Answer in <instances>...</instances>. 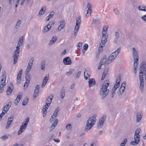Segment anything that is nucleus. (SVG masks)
<instances>
[{
    "mask_svg": "<svg viewBox=\"0 0 146 146\" xmlns=\"http://www.w3.org/2000/svg\"><path fill=\"white\" fill-rule=\"evenodd\" d=\"M145 62L141 63L139 74V88L142 91H143L144 89L143 73H144L145 78L146 80V67L145 66Z\"/></svg>",
    "mask_w": 146,
    "mask_h": 146,
    "instance_id": "f257e3e1",
    "label": "nucleus"
},
{
    "mask_svg": "<svg viewBox=\"0 0 146 146\" xmlns=\"http://www.w3.org/2000/svg\"><path fill=\"white\" fill-rule=\"evenodd\" d=\"M109 80H106L102 85L100 91V94L102 100L104 99L108 95L109 89L107 88L109 85Z\"/></svg>",
    "mask_w": 146,
    "mask_h": 146,
    "instance_id": "f03ea898",
    "label": "nucleus"
},
{
    "mask_svg": "<svg viewBox=\"0 0 146 146\" xmlns=\"http://www.w3.org/2000/svg\"><path fill=\"white\" fill-rule=\"evenodd\" d=\"M96 119L95 116L91 117L88 119L85 127V130L86 131L90 129L96 123Z\"/></svg>",
    "mask_w": 146,
    "mask_h": 146,
    "instance_id": "7ed1b4c3",
    "label": "nucleus"
},
{
    "mask_svg": "<svg viewBox=\"0 0 146 146\" xmlns=\"http://www.w3.org/2000/svg\"><path fill=\"white\" fill-rule=\"evenodd\" d=\"M29 121V117L25 119L24 121L23 122L21 125L19 130L18 132V135L21 134L23 132L25 129L26 128L27 124Z\"/></svg>",
    "mask_w": 146,
    "mask_h": 146,
    "instance_id": "20e7f679",
    "label": "nucleus"
},
{
    "mask_svg": "<svg viewBox=\"0 0 146 146\" xmlns=\"http://www.w3.org/2000/svg\"><path fill=\"white\" fill-rule=\"evenodd\" d=\"M21 46L19 45L18 44L17 45L16 48V49L14 51L13 53V64H15L18 60V57L19 56L20 52V47Z\"/></svg>",
    "mask_w": 146,
    "mask_h": 146,
    "instance_id": "39448f33",
    "label": "nucleus"
},
{
    "mask_svg": "<svg viewBox=\"0 0 146 146\" xmlns=\"http://www.w3.org/2000/svg\"><path fill=\"white\" fill-rule=\"evenodd\" d=\"M80 19L81 17L80 16H79L76 19V21L74 31V35L75 36H76L77 35V33L79 30L81 22Z\"/></svg>",
    "mask_w": 146,
    "mask_h": 146,
    "instance_id": "423d86ee",
    "label": "nucleus"
},
{
    "mask_svg": "<svg viewBox=\"0 0 146 146\" xmlns=\"http://www.w3.org/2000/svg\"><path fill=\"white\" fill-rule=\"evenodd\" d=\"M26 72L27 73L25 76L26 81L24 85V87L25 88L26 87V88L29 85L31 79L30 74L29 73V72Z\"/></svg>",
    "mask_w": 146,
    "mask_h": 146,
    "instance_id": "0eeeda50",
    "label": "nucleus"
},
{
    "mask_svg": "<svg viewBox=\"0 0 146 146\" xmlns=\"http://www.w3.org/2000/svg\"><path fill=\"white\" fill-rule=\"evenodd\" d=\"M106 118V115H104L102 117L97 124V129H100L103 126L104 121Z\"/></svg>",
    "mask_w": 146,
    "mask_h": 146,
    "instance_id": "6e6552de",
    "label": "nucleus"
},
{
    "mask_svg": "<svg viewBox=\"0 0 146 146\" xmlns=\"http://www.w3.org/2000/svg\"><path fill=\"white\" fill-rule=\"evenodd\" d=\"M53 97L54 95L51 94H49L47 97L46 100V104L48 107H49L50 106Z\"/></svg>",
    "mask_w": 146,
    "mask_h": 146,
    "instance_id": "1a4fd4ad",
    "label": "nucleus"
},
{
    "mask_svg": "<svg viewBox=\"0 0 146 146\" xmlns=\"http://www.w3.org/2000/svg\"><path fill=\"white\" fill-rule=\"evenodd\" d=\"M121 76L119 75L116 79L115 84L112 90L115 91L119 87V83L121 81Z\"/></svg>",
    "mask_w": 146,
    "mask_h": 146,
    "instance_id": "9d476101",
    "label": "nucleus"
},
{
    "mask_svg": "<svg viewBox=\"0 0 146 146\" xmlns=\"http://www.w3.org/2000/svg\"><path fill=\"white\" fill-rule=\"evenodd\" d=\"M34 58H31L28 63V66L26 69V72H29L32 68L33 65Z\"/></svg>",
    "mask_w": 146,
    "mask_h": 146,
    "instance_id": "9b49d317",
    "label": "nucleus"
},
{
    "mask_svg": "<svg viewBox=\"0 0 146 146\" xmlns=\"http://www.w3.org/2000/svg\"><path fill=\"white\" fill-rule=\"evenodd\" d=\"M133 55L134 61H138L139 57L137 52L135 48L133 47L132 48Z\"/></svg>",
    "mask_w": 146,
    "mask_h": 146,
    "instance_id": "f8f14e48",
    "label": "nucleus"
},
{
    "mask_svg": "<svg viewBox=\"0 0 146 146\" xmlns=\"http://www.w3.org/2000/svg\"><path fill=\"white\" fill-rule=\"evenodd\" d=\"M65 25V21L64 20L60 21V25L58 28V30L60 31L62 29L64 28Z\"/></svg>",
    "mask_w": 146,
    "mask_h": 146,
    "instance_id": "ddd939ff",
    "label": "nucleus"
},
{
    "mask_svg": "<svg viewBox=\"0 0 146 146\" xmlns=\"http://www.w3.org/2000/svg\"><path fill=\"white\" fill-rule=\"evenodd\" d=\"M87 7L88 8V10L87 11V13L86 15V16L87 17H88L91 14V8H92V6L91 4L89 2H88L87 3Z\"/></svg>",
    "mask_w": 146,
    "mask_h": 146,
    "instance_id": "4468645a",
    "label": "nucleus"
},
{
    "mask_svg": "<svg viewBox=\"0 0 146 146\" xmlns=\"http://www.w3.org/2000/svg\"><path fill=\"white\" fill-rule=\"evenodd\" d=\"M125 82L123 81L119 89V94L121 95L123 93L124 90L125 89L126 86Z\"/></svg>",
    "mask_w": 146,
    "mask_h": 146,
    "instance_id": "2eb2a0df",
    "label": "nucleus"
},
{
    "mask_svg": "<svg viewBox=\"0 0 146 146\" xmlns=\"http://www.w3.org/2000/svg\"><path fill=\"white\" fill-rule=\"evenodd\" d=\"M63 62L65 65H70L72 63L71 60L68 57L64 58L63 59Z\"/></svg>",
    "mask_w": 146,
    "mask_h": 146,
    "instance_id": "dca6fc26",
    "label": "nucleus"
},
{
    "mask_svg": "<svg viewBox=\"0 0 146 146\" xmlns=\"http://www.w3.org/2000/svg\"><path fill=\"white\" fill-rule=\"evenodd\" d=\"M22 96V93H19V94L17 95L15 101V104L16 105H17L18 104L20 100L21 99Z\"/></svg>",
    "mask_w": 146,
    "mask_h": 146,
    "instance_id": "f3484780",
    "label": "nucleus"
},
{
    "mask_svg": "<svg viewBox=\"0 0 146 146\" xmlns=\"http://www.w3.org/2000/svg\"><path fill=\"white\" fill-rule=\"evenodd\" d=\"M142 117V113L141 111L137 112V114L136 122L138 123L140 122Z\"/></svg>",
    "mask_w": 146,
    "mask_h": 146,
    "instance_id": "a211bd4d",
    "label": "nucleus"
},
{
    "mask_svg": "<svg viewBox=\"0 0 146 146\" xmlns=\"http://www.w3.org/2000/svg\"><path fill=\"white\" fill-rule=\"evenodd\" d=\"M49 78V75H48L47 76L46 75L44 78L42 84L41 85V87L42 88L44 87L45 86L46 83Z\"/></svg>",
    "mask_w": 146,
    "mask_h": 146,
    "instance_id": "6ab92c4d",
    "label": "nucleus"
},
{
    "mask_svg": "<svg viewBox=\"0 0 146 146\" xmlns=\"http://www.w3.org/2000/svg\"><path fill=\"white\" fill-rule=\"evenodd\" d=\"M11 102H9L8 104L4 107L3 110L5 112V113H6L11 107Z\"/></svg>",
    "mask_w": 146,
    "mask_h": 146,
    "instance_id": "aec40b11",
    "label": "nucleus"
},
{
    "mask_svg": "<svg viewBox=\"0 0 146 146\" xmlns=\"http://www.w3.org/2000/svg\"><path fill=\"white\" fill-rule=\"evenodd\" d=\"M58 122V120L57 119H56L54 121L52 125L50 127V131H51L53 130L55 126H56Z\"/></svg>",
    "mask_w": 146,
    "mask_h": 146,
    "instance_id": "412c9836",
    "label": "nucleus"
},
{
    "mask_svg": "<svg viewBox=\"0 0 146 146\" xmlns=\"http://www.w3.org/2000/svg\"><path fill=\"white\" fill-rule=\"evenodd\" d=\"M115 57L113 56L111 54L110 56L108 58L107 63L109 64L111 62L113 61L114 59L116 58Z\"/></svg>",
    "mask_w": 146,
    "mask_h": 146,
    "instance_id": "4be33fe9",
    "label": "nucleus"
},
{
    "mask_svg": "<svg viewBox=\"0 0 146 146\" xmlns=\"http://www.w3.org/2000/svg\"><path fill=\"white\" fill-rule=\"evenodd\" d=\"M95 80L94 78L89 79L88 82L89 87L94 85L96 83L95 82Z\"/></svg>",
    "mask_w": 146,
    "mask_h": 146,
    "instance_id": "5701e85b",
    "label": "nucleus"
},
{
    "mask_svg": "<svg viewBox=\"0 0 146 146\" xmlns=\"http://www.w3.org/2000/svg\"><path fill=\"white\" fill-rule=\"evenodd\" d=\"M107 36L106 35H102V38L101 39V42L100 44H102L104 45V44L107 42Z\"/></svg>",
    "mask_w": 146,
    "mask_h": 146,
    "instance_id": "b1692460",
    "label": "nucleus"
},
{
    "mask_svg": "<svg viewBox=\"0 0 146 146\" xmlns=\"http://www.w3.org/2000/svg\"><path fill=\"white\" fill-rule=\"evenodd\" d=\"M120 49L121 48L120 47L118 48L117 49L115 52H113L111 54L114 56L115 57H116L120 50Z\"/></svg>",
    "mask_w": 146,
    "mask_h": 146,
    "instance_id": "393cba45",
    "label": "nucleus"
},
{
    "mask_svg": "<svg viewBox=\"0 0 146 146\" xmlns=\"http://www.w3.org/2000/svg\"><path fill=\"white\" fill-rule=\"evenodd\" d=\"M134 139L135 140H138L139 142V135L138 133H137V131H135L134 135Z\"/></svg>",
    "mask_w": 146,
    "mask_h": 146,
    "instance_id": "a878e982",
    "label": "nucleus"
},
{
    "mask_svg": "<svg viewBox=\"0 0 146 146\" xmlns=\"http://www.w3.org/2000/svg\"><path fill=\"white\" fill-rule=\"evenodd\" d=\"M57 37L56 36L53 37L52 39L50 41L49 43V45L54 44L57 39Z\"/></svg>",
    "mask_w": 146,
    "mask_h": 146,
    "instance_id": "bb28decb",
    "label": "nucleus"
},
{
    "mask_svg": "<svg viewBox=\"0 0 146 146\" xmlns=\"http://www.w3.org/2000/svg\"><path fill=\"white\" fill-rule=\"evenodd\" d=\"M39 90H34V93L33 95V97L35 99L38 96L39 93Z\"/></svg>",
    "mask_w": 146,
    "mask_h": 146,
    "instance_id": "cd10ccee",
    "label": "nucleus"
},
{
    "mask_svg": "<svg viewBox=\"0 0 146 146\" xmlns=\"http://www.w3.org/2000/svg\"><path fill=\"white\" fill-rule=\"evenodd\" d=\"M104 46V45L102 44H100L98 49V52L100 53L103 50V47Z\"/></svg>",
    "mask_w": 146,
    "mask_h": 146,
    "instance_id": "c85d7f7f",
    "label": "nucleus"
},
{
    "mask_svg": "<svg viewBox=\"0 0 146 146\" xmlns=\"http://www.w3.org/2000/svg\"><path fill=\"white\" fill-rule=\"evenodd\" d=\"M13 89L10 88V86L8 87L6 92L7 94L8 95H10L11 94L13 90Z\"/></svg>",
    "mask_w": 146,
    "mask_h": 146,
    "instance_id": "c756f323",
    "label": "nucleus"
},
{
    "mask_svg": "<svg viewBox=\"0 0 146 146\" xmlns=\"http://www.w3.org/2000/svg\"><path fill=\"white\" fill-rule=\"evenodd\" d=\"M45 60H43L41 63V69L42 70H43L45 68Z\"/></svg>",
    "mask_w": 146,
    "mask_h": 146,
    "instance_id": "7c9ffc66",
    "label": "nucleus"
},
{
    "mask_svg": "<svg viewBox=\"0 0 146 146\" xmlns=\"http://www.w3.org/2000/svg\"><path fill=\"white\" fill-rule=\"evenodd\" d=\"M51 29L50 26H48L47 25L44 28L43 31L44 33H46L48 31Z\"/></svg>",
    "mask_w": 146,
    "mask_h": 146,
    "instance_id": "2f4dec72",
    "label": "nucleus"
},
{
    "mask_svg": "<svg viewBox=\"0 0 146 146\" xmlns=\"http://www.w3.org/2000/svg\"><path fill=\"white\" fill-rule=\"evenodd\" d=\"M106 57L105 56V57H104V58H103V59H102L100 63L102 64L103 65L105 63H106V64H108L107 63V60H106Z\"/></svg>",
    "mask_w": 146,
    "mask_h": 146,
    "instance_id": "473e14b6",
    "label": "nucleus"
},
{
    "mask_svg": "<svg viewBox=\"0 0 146 146\" xmlns=\"http://www.w3.org/2000/svg\"><path fill=\"white\" fill-rule=\"evenodd\" d=\"M59 110V107H58L56 108L55 111L54 113H53V115H54L55 117H56L57 115V114L58 111Z\"/></svg>",
    "mask_w": 146,
    "mask_h": 146,
    "instance_id": "72a5a7b5",
    "label": "nucleus"
},
{
    "mask_svg": "<svg viewBox=\"0 0 146 146\" xmlns=\"http://www.w3.org/2000/svg\"><path fill=\"white\" fill-rule=\"evenodd\" d=\"M46 9V7H42L39 11V14L42 15L44 13V11Z\"/></svg>",
    "mask_w": 146,
    "mask_h": 146,
    "instance_id": "f704fd0d",
    "label": "nucleus"
},
{
    "mask_svg": "<svg viewBox=\"0 0 146 146\" xmlns=\"http://www.w3.org/2000/svg\"><path fill=\"white\" fill-rule=\"evenodd\" d=\"M115 37L114 40V42H116L118 39L119 37V34L118 32H116L115 33Z\"/></svg>",
    "mask_w": 146,
    "mask_h": 146,
    "instance_id": "c9c22d12",
    "label": "nucleus"
},
{
    "mask_svg": "<svg viewBox=\"0 0 146 146\" xmlns=\"http://www.w3.org/2000/svg\"><path fill=\"white\" fill-rule=\"evenodd\" d=\"M87 69L86 68L85 70L84 73V77L86 80L87 79L90 77V76L88 74V73L87 72H87Z\"/></svg>",
    "mask_w": 146,
    "mask_h": 146,
    "instance_id": "e433bc0d",
    "label": "nucleus"
},
{
    "mask_svg": "<svg viewBox=\"0 0 146 146\" xmlns=\"http://www.w3.org/2000/svg\"><path fill=\"white\" fill-rule=\"evenodd\" d=\"M48 107H48L47 106V105H46V104H45V105L44 106L42 109V112L43 113H44L45 114H46L47 113L46 110Z\"/></svg>",
    "mask_w": 146,
    "mask_h": 146,
    "instance_id": "4c0bfd02",
    "label": "nucleus"
},
{
    "mask_svg": "<svg viewBox=\"0 0 146 146\" xmlns=\"http://www.w3.org/2000/svg\"><path fill=\"white\" fill-rule=\"evenodd\" d=\"M108 27L107 26L104 27L103 28H105V29L103 28V31L102 32V35H105L106 34L107 31Z\"/></svg>",
    "mask_w": 146,
    "mask_h": 146,
    "instance_id": "58836bf2",
    "label": "nucleus"
},
{
    "mask_svg": "<svg viewBox=\"0 0 146 146\" xmlns=\"http://www.w3.org/2000/svg\"><path fill=\"white\" fill-rule=\"evenodd\" d=\"M23 42V36H22L19 38L18 44H19V45L20 46H21L22 45Z\"/></svg>",
    "mask_w": 146,
    "mask_h": 146,
    "instance_id": "ea45409f",
    "label": "nucleus"
},
{
    "mask_svg": "<svg viewBox=\"0 0 146 146\" xmlns=\"http://www.w3.org/2000/svg\"><path fill=\"white\" fill-rule=\"evenodd\" d=\"M65 90L64 89H62L60 93V96L62 99L64 98L65 96Z\"/></svg>",
    "mask_w": 146,
    "mask_h": 146,
    "instance_id": "a19ab883",
    "label": "nucleus"
},
{
    "mask_svg": "<svg viewBox=\"0 0 146 146\" xmlns=\"http://www.w3.org/2000/svg\"><path fill=\"white\" fill-rule=\"evenodd\" d=\"M21 23V20L20 19L18 20L17 22V23H16V25L15 26V28L16 29H18V28H19V27L20 26V25Z\"/></svg>",
    "mask_w": 146,
    "mask_h": 146,
    "instance_id": "79ce46f5",
    "label": "nucleus"
},
{
    "mask_svg": "<svg viewBox=\"0 0 146 146\" xmlns=\"http://www.w3.org/2000/svg\"><path fill=\"white\" fill-rule=\"evenodd\" d=\"M139 143L138 140H135V141H131L130 142V144L132 145H137Z\"/></svg>",
    "mask_w": 146,
    "mask_h": 146,
    "instance_id": "37998d69",
    "label": "nucleus"
},
{
    "mask_svg": "<svg viewBox=\"0 0 146 146\" xmlns=\"http://www.w3.org/2000/svg\"><path fill=\"white\" fill-rule=\"evenodd\" d=\"M10 137V135H5L1 137V139L3 140H5L8 139L9 138V137Z\"/></svg>",
    "mask_w": 146,
    "mask_h": 146,
    "instance_id": "c03bdc74",
    "label": "nucleus"
},
{
    "mask_svg": "<svg viewBox=\"0 0 146 146\" xmlns=\"http://www.w3.org/2000/svg\"><path fill=\"white\" fill-rule=\"evenodd\" d=\"M77 48L79 50H80V49H81L82 47V42H79L77 44Z\"/></svg>",
    "mask_w": 146,
    "mask_h": 146,
    "instance_id": "a18cd8bd",
    "label": "nucleus"
},
{
    "mask_svg": "<svg viewBox=\"0 0 146 146\" xmlns=\"http://www.w3.org/2000/svg\"><path fill=\"white\" fill-rule=\"evenodd\" d=\"M72 128L71 125L70 124H68L66 125V128L68 130H70Z\"/></svg>",
    "mask_w": 146,
    "mask_h": 146,
    "instance_id": "49530a36",
    "label": "nucleus"
},
{
    "mask_svg": "<svg viewBox=\"0 0 146 146\" xmlns=\"http://www.w3.org/2000/svg\"><path fill=\"white\" fill-rule=\"evenodd\" d=\"M55 23V22L54 21H52V22H50L47 25L48 26H50L51 27H51H53Z\"/></svg>",
    "mask_w": 146,
    "mask_h": 146,
    "instance_id": "de8ad7c7",
    "label": "nucleus"
},
{
    "mask_svg": "<svg viewBox=\"0 0 146 146\" xmlns=\"http://www.w3.org/2000/svg\"><path fill=\"white\" fill-rule=\"evenodd\" d=\"M5 112L3 110L2 111V113L0 114V120L2 119L3 116L5 115Z\"/></svg>",
    "mask_w": 146,
    "mask_h": 146,
    "instance_id": "09e8293b",
    "label": "nucleus"
},
{
    "mask_svg": "<svg viewBox=\"0 0 146 146\" xmlns=\"http://www.w3.org/2000/svg\"><path fill=\"white\" fill-rule=\"evenodd\" d=\"M22 72V69H21L18 74L17 75V77H21Z\"/></svg>",
    "mask_w": 146,
    "mask_h": 146,
    "instance_id": "8fccbe9b",
    "label": "nucleus"
},
{
    "mask_svg": "<svg viewBox=\"0 0 146 146\" xmlns=\"http://www.w3.org/2000/svg\"><path fill=\"white\" fill-rule=\"evenodd\" d=\"M28 99H25L24 100L23 102L22 105L24 106L26 105L28 102Z\"/></svg>",
    "mask_w": 146,
    "mask_h": 146,
    "instance_id": "3c124183",
    "label": "nucleus"
},
{
    "mask_svg": "<svg viewBox=\"0 0 146 146\" xmlns=\"http://www.w3.org/2000/svg\"><path fill=\"white\" fill-rule=\"evenodd\" d=\"M14 118V115H12L11 116V117L8 118V121H10V122H11L13 119Z\"/></svg>",
    "mask_w": 146,
    "mask_h": 146,
    "instance_id": "603ef678",
    "label": "nucleus"
},
{
    "mask_svg": "<svg viewBox=\"0 0 146 146\" xmlns=\"http://www.w3.org/2000/svg\"><path fill=\"white\" fill-rule=\"evenodd\" d=\"M108 71V68H106L105 69L104 71L103 72V75H105V76L107 74Z\"/></svg>",
    "mask_w": 146,
    "mask_h": 146,
    "instance_id": "864d4df0",
    "label": "nucleus"
},
{
    "mask_svg": "<svg viewBox=\"0 0 146 146\" xmlns=\"http://www.w3.org/2000/svg\"><path fill=\"white\" fill-rule=\"evenodd\" d=\"M7 74L6 72L5 71L2 74V76L3 78H4L5 79V81L6 78V76Z\"/></svg>",
    "mask_w": 146,
    "mask_h": 146,
    "instance_id": "5fc2aeb1",
    "label": "nucleus"
},
{
    "mask_svg": "<svg viewBox=\"0 0 146 146\" xmlns=\"http://www.w3.org/2000/svg\"><path fill=\"white\" fill-rule=\"evenodd\" d=\"M88 48V45L87 44H85L83 46V48L85 50H86Z\"/></svg>",
    "mask_w": 146,
    "mask_h": 146,
    "instance_id": "6e6d98bb",
    "label": "nucleus"
},
{
    "mask_svg": "<svg viewBox=\"0 0 146 146\" xmlns=\"http://www.w3.org/2000/svg\"><path fill=\"white\" fill-rule=\"evenodd\" d=\"M113 11L115 12V14L118 15L119 14V12L117 8H116L113 9Z\"/></svg>",
    "mask_w": 146,
    "mask_h": 146,
    "instance_id": "4d7b16f0",
    "label": "nucleus"
},
{
    "mask_svg": "<svg viewBox=\"0 0 146 146\" xmlns=\"http://www.w3.org/2000/svg\"><path fill=\"white\" fill-rule=\"evenodd\" d=\"M127 138H125L123 141L121 143V144H123L124 145L126 144L127 142Z\"/></svg>",
    "mask_w": 146,
    "mask_h": 146,
    "instance_id": "13d9d810",
    "label": "nucleus"
},
{
    "mask_svg": "<svg viewBox=\"0 0 146 146\" xmlns=\"http://www.w3.org/2000/svg\"><path fill=\"white\" fill-rule=\"evenodd\" d=\"M54 12L53 11H52L50 12V14L48 16L50 17V18H51L54 15Z\"/></svg>",
    "mask_w": 146,
    "mask_h": 146,
    "instance_id": "bf43d9fd",
    "label": "nucleus"
},
{
    "mask_svg": "<svg viewBox=\"0 0 146 146\" xmlns=\"http://www.w3.org/2000/svg\"><path fill=\"white\" fill-rule=\"evenodd\" d=\"M138 61H136V60L134 61V64H133V66H134V68H135V67L137 68V66L138 64Z\"/></svg>",
    "mask_w": 146,
    "mask_h": 146,
    "instance_id": "052dcab7",
    "label": "nucleus"
},
{
    "mask_svg": "<svg viewBox=\"0 0 146 146\" xmlns=\"http://www.w3.org/2000/svg\"><path fill=\"white\" fill-rule=\"evenodd\" d=\"M21 77H17V84L18 83H19V84L20 83V82L21 81Z\"/></svg>",
    "mask_w": 146,
    "mask_h": 146,
    "instance_id": "680f3d73",
    "label": "nucleus"
},
{
    "mask_svg": "<svg viewBox=\"0 0 146 146\" xmlns=\"http://www.w3.org/2000/svg\"><path fill=\"white\" fill-rule=\"evenodd\" d=\"M73 70H70L69 72H67L66 73V74L68 76L72 74V71Z\"/></svg>",
    "mask_w": 146,
    "mask_h": 146,
    "instance_id": "e2e57ef3",
    "label": "nucleus"
},
{
    "mask_svg": "<svg viewBox=\"0 0 146 146\" xmlns=\"http://www.w3.org/2000/svg\"><path fill=\"white\" fill-rule=\"evenodd\" d=\"M5 81H4V82H2V83H1L0 85V87L2 88H4V86H5Z\"/></svg>",
    "mask_w": 146,
    "mask_h": 146,
    "instance_id": "0e129e2a",
    "label": "nucleus"
},
{
    "mask_svg": "<svg viewBox=\"0 0 146 146\" xmlns=\"http://www.w3.org/2000/svg\"><path fill=\"white\" fill-rule=\"evenodd\" d=\"M81 74V72L80 71L78 72L76 75V78H79L80 77V76Z\"/></svg>",
    "mask_w": 146,
    "mask_h": 146,
    "instance_id": "69168bd1",
    "label": "nucleus"
},
{
    "mask_svg": "<svg viewBox=\"0 0 146 146\" xmlns=\"http://www.w3.org/2000/svg\"><path fill=\"white\" fill-rule=\"evenodd\" d=\"M93 22L95 23L98 24L99 23V20L98 19L96 20V19H94L93 20Z\"/></svg>",
    "mask_w": 146,
    "mask_h": 146,
    "instance_id": "338daca9",
    "label": "nucleus"
},
{
    "mask_svg": "<svg viewBox=\"0 0 146 146\" xmlns=\"http://www.w3.org/2000/svg\"><path fill=\"white\" fill-rule=\"evenodd\" d=\"M141 19L146 22V16L144 15L141 17Z\"/></svg>",
    "mask_w": 146,
    "mask_h": 146,
    "instance_id": "774afa93",
    "label": "nucleus"
}]
</instances>
